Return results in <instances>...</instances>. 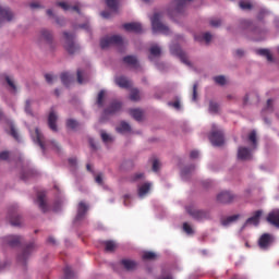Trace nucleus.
<instances>
[{"instance_id":"nucleus-16","label":"nucleus","mask_w":279,"mask_h":279,"mask_svg":"<svg viewBox=\"0 0 279 279\" xmlns=\"http://www.w3.org/2000/svg\"><path fill=\"white\" fill-rule=\"evenodd\" d=\"M123 28L125 32H134L135 34H141V32H143V25L138 22L125 23L123 24Z\"/></svg>"},{"instance_id":"nucleus-20","label":"nucleus","mask_w":279,"mask_h":279,"mask_svg":"<svg viewBox=\"0 0 279 279\" xmlns=\"http://www.w3.org/2000/svg\"><path fill=\"white\" fill-rule=\"evenodd\" d=\"M238 158L239 160H250L252 158V151L247 147H239Z\"/></svg>"},{"instance_id":"nucleus-7","label":"nucleus","mask_w":279,"mask_h":279,"mask_svg":"<svg viewBox=\"0 0 279 279\" xmlns=\"http://www.w3.org/2000/svg\"><path fill=\"white\" fill-rule=\"evenodd\" d=\"M170 52L172 53V56H178V58H180L183 64L191 65V62L189 61V57H186V53L182 50V48H180L179 45L170 46Z\"/></svg>"},{"instance_id":"nucleus-10","label":"nucleus","mask_w":279,"mask_h":279,"mask_svg":"<svg viewBox=\"0 0 279 279\" xmlns=\"http://www.w3.org/2000/svg\"><path fill=\"white\" fill-rule=\"evenodd\" d=\"M123 107V105L121 104V101H117L113 100L105 110H104V114L106 117L110 116V114H117V112H120L121 108Z\"/></svg>"},{"instance_id":"nucleus-23","label":"nucleus","mask_w":279,"mask_h":279,"mask_svg":"<svg viewBox=\"0 0 279 279\" xmlns=\"http://www.w3.org/2000/svg\"><path fill=\"white\" fill-rule=\"evenodd\" d=\"M263 216V210H256L252 217H250L245 225H253V226H258L260 223V217Z\"/></svg>"},{"instance_id":"nucleus-12","label":"nucleus","mask_w":279,"mask_h":279,"mask_svg":"<svg viewBox=\"0 0 279 279\" xmlns=\"http://www.w3.org/2000/svg\"><path fill=\"white\" fill-rule=\"evenodd\" d=\"M120 265L126 271H136L138 269V262L129 258L121 259Z\"/></svg>"},{"instance_id":"nucleus-44","label":"nucleus","mask_w":279,"mask_h":279,"mask_svg":"<svg viewBox=\"0 0 279 279\" xmlns=\"http://www.w3.org/2000/svg\"><path fill=\"white\" fill-rule=\"evenodd\" d=\"M145 178V173L137 172L131 177V182H138V180H143Z\"/></svg>"},{"instance_id":"nucleus-3","label":"nucleus","mask_w":279,"mask_h":279,"mask_svg":"<svg viewBox=\"0 0 279 279\" xmlns=\"http://www.w3.org/2000/svg\"><path fill=\"white\" fill-rule=\"evenodd\" d=\"M63 36L65 38L64 49L73 56V53H77L80 51V46L75 44V35L69 32H64Z\"/></svg>"},{"instance_id":"nucleus-1","label":"nucleus","mask_w":279,"mask_h":279,"mask_svg":"<svg viewBox=\"0 0 279 279\" xmlns=\"http://www.w3.org/2000/svg\"><path fill=\"white\" fill-rule=\"evenodd\" d=\"M35 143L39 145L40 149H43V153L47 151L49 147L51 149H57V151H60V146L58 145V142L56 141H46L45 142V136L40 132V130L36 129L35 130Z\"/></svg>"},{"instance_id":"nucleus-29","label":"nucleus","mask_w":279,"mask_h":279,"mask_svg":"<svg viewBox=\"0 0 279 279\" xmlns=\"http://www.w3.org/2000/svg\"><path fill=\"white\" fill-rule=\"evenodd\" d=\"M150 189H151V184L144 183L143 185H141L138 187V196L140 197H145V195L149 193Z\"/></svg>"},{"instance_id":"nucleus-9","label":"nucleus","mask_w":279,"mask_h":279,"mask_svg":"<svg viewBox=\"0 0 279 279\" xmlns=\"http://www.w3.org/2000/svg\"><path fill=\"white\" fill-rule=\"evenodd\" d=\"M14 13L10 8H3L0 5V26L7 21L10 23V21H13Z\"/></svg>"},{"instance_id":"nucleus-30","label":"nucleus","mask_w":279,"mask_h":279,"mask_svg":"<svg viewBox=\"0 0 279 279\" xmlns=\"http://www.w3.org/2000/svg\"><path fill=\"white\" fill-rule=\"evenodd\" d=\"M117 132H119V134H124V132H130L132 130V128L130 126V124L125 121H122L120 123L119 126L116 128Z\"/></svg>"},{"instance_id":"nucleus-35","label":"nucleus","mask_w":279,"mask_h":279,"mask_svg":"<svg viewBox=\"0 0 279 279\" xmlns=\"http://www.w3.org/2000/svg\"><path fill=\"white\" fill-rule=\"evenodd\" d=\"M106 4L113 12L119 10V0H106Z\"/></svg>"},{"instance_id":"nucleus-46","label":"nucleus","mask_w":279,"mask_h":279,"mask_svg":"<svg viewBox=\"0 0 279 279\" xmlns=\"http://www.w3.org/2000/svg\"><path fill=\"white\" fill-rule=\"evenodd\" d=\"M5 82H7L8 86H10L11 89L16 92V84H14V80H12V77L5 76Z\"/></svg>"},{"instance_id":"nucleus-26","label":"nucleus","mask_w":279,"mask_h":279,"mask_svg":"<svg viewBox=\"0 0 279 279\" xmlns=\"http://www.w3.org/2000/svg\"><path fill=\"white\" fill-rule=\"evenodd\" d=\"M116 84L120 88H130L132 86V82H130V80H128V77H125V76L116 77Z\"/></svg>"},{"instance_id":"nucleus-13","label":"nucleus","mask_w":279,"mask_h":279,"mask_svg":"<svg viewBox=\"0 0 279 279\" xmlns=\"http://www.w3.org/2000/svg\"><path fill=\"white\" fill-rule=\"evenodd\" d=\"M271 243H274V236H271V234L269 233L262 234L258 240V245L260 250H267L269 245H271Z\"/></svg>"},{"instance_id":"nucleus-2","label":"nucleus","mask_w":279,"mask_h":279,"mask_svg":"<svg viewBox=\"0 0 279 279\" xmlns=\"http://www.w3.org/2000/svg\"><path fill=\"white\" fill-rule=\"evenodd\" d=\"M123 47V37L121 35L107 36L100 39L101 49H108V47Z\"/></svg>"},{"instance_id":"nucleus-56","label":"nucleus","mask_w":279,"mask_h":279,"mask_svg":"<svg viewBox=\"0 0 279 279\" xmlns=\"http://www.w3.org/2000/svg\"><path fill=\"white\" fill-rule=\"evenodd\" d=\"M8 158H10V151L4 150L0 153V160H8Z\"/></svg>"},{"instance_id":"nucleus-5","label":"nucleus","mask_w":279,"mask_h":279,"mask_svg":"<svg viewBox=\"0 0 279 279\" xmlns=\"http://www.w3.org/2000/svg\"><path fill=\"white\" fill-rule=\"evenodd\" d=\"M186 213H189V215L193 217V219H196V221L211 219L210 211L197 209L195 207H186Z\"/></svg>"},{"instance_id":"nucleus-42","label":"nucleus","mask_w":279,"mask_h":279,"mask_svg":"<svg viewBox=\"0 0 279 279\" xmlns=\"http://www.w3.org/2000/svg\"><path fill=\"white\" fill-rule=\"evenodd\" d=\"M104 97H106V92L100 90L98 93V98H97V106H99V108L104 107Z\"/></svg>"},{"instance_id":"nucleus-41","label":"nucleus","mask_w":279,"mask_h":279,"mask_svg":"<svg viewBox=\"0 0 279 279\" xmlns=\"http://www.w3.org/2000/svg\"><path fill=\"white\" fill-rule=\"evenodd\" d=\"M130 99H131V101H138V99H141V94H140L138 89L131 90Z\"/></svg>"},{"instance_id":"nucleus-51","label":"nucleus","mask_w":279,"mask_h":279,"mask_svg":"<svg viewBox=\"0 0 279 279\" xmlns=\"http://www.w3.org/2000/svg\"><path fill=\"white\" fill-rule=\"evenodd\" d=\"M25 112H26L27 114H33V113H32V100H26V101H25Z\"/></svg>"},{"instance_id":"nucleus-55","label":"nucleus","mask_w":279,"mask_h":279,"mask_svg":"<svg viewBox=\"0 0 279 279\" xmlns=\"http://www.w3.org/2000/svg\"><path fill=\"white\" fill-rule=\"evenodd\" d=\"M160 169V161L158 159H155L153 161V171L157 172Z\"/></svg>"},{"instance_id":"nucleus-45","label":"nucleus","mask_w":279,"mask_h":279,"mask_svg":"<svg viewBox=\"0 0 279 279\" xmlns=\"http://www.w3.org/2000/svg\"><path fill=\"white\" fill-rule=\"evenodd\" d=\"M214 82H216V84H219L220 86H225L226 76H223V75L216 76V77H214Z\"/></svg>"},{"instance_id":"nucleus-4","label":"nucleus","mask_w":279,"mask_h":279,"mask_svg":"<svg viewBox=\"0 0 279 279\" xmlns=\"http://www.w3.org/2000/svg\"><path fill=\"white\" fill-rule=\"evenodd\" d=\"M160 19H162V15L160 13H155L151 17V27H153V32H160L161 34H166L169 35L171 33V31L169 29V27L165 24H162V22H160Z\"/></svg>"},{"instance_id":"nucleus-25","label":"nucleus","mask_w":279,"mask_h":279,"mask_svg":"<svg viewBox=\"0 0 279 279\" xmlns=\"http://www.w3.org/2000/svg\"><path fill=\"white\" fill-rule=\"evenodd\" d=\"M124 64H128V66H132L133 69H138V59L136 56H126L122 59Z\"/></svg>"},{"instance_id":"nucleus-34","label":"nucleus","mask_w":279,"mask_h":279,"mask_svg":"<svg viewBox=\"0 0 279 279\" xmlns=\"http://www.w3.org/2000/svg\"><path fill=\"white\" fill-rule=\"evenodd\" d=\"M63 274H64V276L62 279H75V272L69 266H66L63 269Z\"/></svg>"},{"instance_id":"nucleus-59","label":"nucleus","mask_w":279,"mask_h":279,"mask_svg":"<svg viewBox=\"0 0 279 279\" xmlns=\"http://www.w3.org/2000/svg\"><path fill=\"white\" fill-rule=\"evenodd\" d=\"M266 110H269L270 112L274 111V100H272V99H268V100H267Z\"/></svg>"},{"instance_id":"nucleus-61","label":"nucleus","mask_w":279,"mask_h":279,"mask_svg":"<svg viewBox=\"0 0 279 279\" xmlns=\"http://www.w3.org/2000/svg\"><path fill=\"white\" fill-rule=\"evenodd\" d=\"M76 75L78 84H84V77L82 76L81 70H77Z\"/></svg>"},{"instance_id":"nucleus-53","label":"nucleus","mask_w":279,"mask_h":279,"mask_svg":"<svg viewBox=\"0 0 279 279\" xmlns=\"http://www.w3.org/2000/svg\"><path fill=\"white\" fill-rule=\"evenodd\" d=\"M96 184H104V174L99 173L95 177Z\"/></svg>"},{"instance_id":"nucleus-6","label":"nucleus","mask_w":279,"mask_h":279,"mask_svg":"<svg viewBox=\"0 0 279 279\" xmlns=\"http://www.w3.org/2000/svg\"><path fill=\"white\" fill-rule=\"evenodd\" d=\"M209 141L214 147H221L225 143L223 131H215L214 129L209 135Z\"/></svg>"},{"instance_id":"nucleus-11","label":"nucleus","mask_w":279,"mask_h":279,"mask_svg":"<svg viewBox=\"0 0 279 279\" xmlns=\"http://www.w3.org/2000/svg\"><path fill=\"white\" fill-rule=\"evenodd\" d=\"M88 204L84 202H80L77 205V211L74 221H82L86 217V213H88Z\"/></svg>"},{"instance_id":"nucleus-54","label":"nucleus","mask_w":279,"mask_h":279,"mask_svg":"<svg viewBox=\"0 0 279 279\" xmlns=\"http://www.w3.org/2000/svg\"><path fill=\"white\" fill-rule=\"evenodd\" d=\"M209 25L211 27H219L221 25V20H210Z\"/></svg>"},{"instance_id":"nucleus-62","label":"nucleus","mask_w":279,"mask_h":279,"mask_svg":"<svg viewBox=\"0 0 279 279\" xmlns=\"http://www.w3.org/2000/svg\"><path fill=\"white\" fill-rule=\"evenodd\" d=\"M168 106H172V108H175V110H180V100L168 102Z\"/></svg>"},{"instance_id":"nucleus-15","label":"nucleus","mask_w":279,"mask_h":279,"mask_svg":"<svg viewBox=\"0 0 279 279\" xmlns=\"http://www.w3.org/2000/svg\"><path fill=\"white\" fill-rule=\"evenodd\" d=\"M3 241L10 247H19V245H21V241H23V238L19 235H8L3 238Z\"/></svg>"},{"instance_id":"nucleus-40","label":"nucleus","mask_w":279,"mask_h":279,"mask_svg":"<svg viewBox=\"0 0 279 279\" xmlns=\"http://www.w3.org/2000/svg\"><path fill=\"white\" fill-rule=\"evenodd\" d=\"M78 125H80V122H77V121L74 120V119H69V120L66 121V128H69L70 130H75V129L78 128Z\"/></svg>"},{"instance_id":"nucleus-52","label":"nucleus","mask_w":279,"mask_h":279,"mask_svg":"<svg viewBox=\"0 0 279 279\" xmlns=\"http://www.w3.org/2000/svg\"><path fill=\"white\" fill-rule=\"evenodd\" d=\"M192 101H197V83L193 85Z\"/></svg>"},{"instance_id":"nucleus-19","label":"nucleus","mask_w":279,"mask_h":279,"mask_svg":"<svg viewBox=\"0 0 279 279\" xmlns=\"http://www.w3.org/2000/svg\"><path fill=\"white\" fill-rule=\"evenodd\" d=\"M45 197H47L45 192L37 193V204L43 213H47V210H49V206H47V202L45 201Z\"/></svg>"},{"instance_id":"nucleus-57","label":"nucleus","mask_w":279,"mask_h":279,"mask_svg":"<svg viewBox=\"0 0 279 279\" xmlns=\"http://www.w3.org/2000/svg\"><path fill=\"white\" fill-rule=\"evenodd\" d=\"M45 80L48 84H53V81L56 80V77L51 74H45Z\"/></svg>"},{"instance_id":"nucleus-8","label":"nucleus","mask_w":279,"mask_h":279,"mask_svg":"<svg viewBox=\"0 0 279 279\" xmlns=\"http://www.w3.org/2000/svg\"><path fill=\"white\" fill-rule=\"evenodd\" d=\"M234 199H236V196H234V194L229 191L220 192L217 195V202H219L220 204H232Z\"/></svg>"},{"instance_id":"nucleus-58","label":"nucleus","mask_w":279,"mask_h":279,"mask_svg":"<svg viewBox=\"0 0 279 279\" xmlns=\"http://www.w3.org/2000/svg\"><path fill=\"white\" fill-rule=\"evenodd\" d=\"M267 13H268L267 10L262 9V10L259 11L258 15H257V19H258L259 21H263V19H265V16H266Z\"/></svg>"},{"instance_id":"nucleus-33","label":"nucleus","mask_w":279,"mask_h":279,"mask_svg":"<svg viewBox=\"0 0 279 279\" xmlns=\"http://www.w3.org/2000/svg\"><path fill=\"white\" fill-rule=\"evenodd\" d=\"M239 217H241V215H239V214L229 216V217L222 219L221 223H222V226H230V223H234V221H236L239 219Z\"/></svg>"},{"instance_id":"nucleus-31","label":"nucleus","mask_w":279,"mask_h":279,"mask_svg":"<svg viewBox=\"0 0 279 279\" xmlns=\"http://www.w3.org/2000/svg\"><path fill=\"white\" fill-rule=\"evenodd\" d=\"M130 114L135 121H143V111L141 109H131Z\"/></svg>"},{"instance_id":"nucleus-60","label":"nucleus","mask_w":279,"mask_h":279,"mask_svg":"<svg viewBox=\"0 0 279 279\" xmlns=\"http://www.w3.org/2000/svg\"><path fill=\"white\" fill-rule=\"evenodd\" d=\"M203 39L205 40V43H210V40H213V35L210 33H205L203 35Z\"/></svg>"},{"instance_id":"nucleus-64","label":"nucleus","mask_w":279,"mask_h":279,"mask_svg":"<svg viewBox=\"0 0 279 279\" xmlns=\"http://www.w3.org/2000/svg\"><path fill=\"white\" fill-rule=\"evenodd\" d=\"M69 165L71 167H77V159L76 158H70L69 159Z\"/></svg>"},{"instance_id":"nucleus-43","label":"nucleus","mask_w":279,"mask_h":279,"mask_svg":"<svg viewBox=\"0 0 279 279\" xmlns=\"http://www.w3.org/2000/svg\"><path fill=\"white\" fill-rule=\"evenodd\" d=\"M209 112H211L213 114H217V112H219V105L215 101H210L209 102Z\"/></svg>"},{"instance_id":"nucleus-50","label":"nucleus","mask_w":279,"mask_h":279,"mask_svg":"<svg viewBox=\"0 0 279 279\" xmlns=\"http://www.w3.org/2000/svg\"><path fill=\"white\" fill-rule=\"evenodd\" d=\"M10 134H11L16 141H20L19 131H16V128H14V124H11V132H10Z\"/></svg>"},{"instance_id":"nucleus-48","label":"nucleus","mask_w":279,"mask_h":279,"mask_svg":"<svg viewBox=\"0 0 279 279\" xmlns=\"http://www.w3.org/2000/svg\"><path fill=\"white\" fill-rule=\"evenodd\" d=\"M241 10H252V3L240 1L239 3Z\"/></svg>"},{"instance_id":"nucleus-27","label":"nucleus","mask_w":279,"mask_h":279,"mask_svg":"<svg viewBox=\"0 0 279 279\" xmlns=\"http://www.w3.org/2000/svg\"><path fill=\"white\" fill-rule=\"evenodd\" d=\"M33 250H34V244H28L24 248L23 253L19 256V260L21 263H25V260H27V258L29 257V254H32Z\"/></svg>"},{"instance_id":"nucleus-18","label":"nucleus","mask_w":279,"mask_h":279,"mask_svg":"<svg viewBox=\"0 0 279 279\" xmlns=\"http://www.w3.org/2000/svg\"><path fill=\"white\" fill-rule=\"evenodd\" d=\"M39 40H44L48 45H51V43H53V33L47 28H43L39 32Z\"/></svg>"},{"instance_id":"nucleus-21","label":"nucleus","mask_w":279,"mask_h":279,"mask_svg":"<svg viewBox=\"0 0 279 279\" xmlns=\"http://www.w3.org/2000/svg\"><path fill=\"white\" fill-rule=\"evenodd\" d=\"M56 123H58V114H56L54 111H50L48 116V125L52 132L58 131V125Z\"/></svg>"},{"instance_id":"nucleus-14","label":"nucleus","mask_w":279,"mask_h":279,"mask_svg":"<svg viewBox=\"0 0 279 279\" xmlns=\"http://www.w3.org/2000/svg\"><path fill=\"white\" fill-rule=\"evenodd\" d=\"M8 219L11 226H21V216L16 211V208L9 209Z\"/></svg>"},{"instance_id":"nucleus-17","label":"nucleus","mask_w":279,"mask_h":279,"mask_svg":"<svg viewBox=\"0 0 279 279\" xmlns=\"http://www.w3.org/2000/svg\"><path fill=\"white\" fill-rule=\"evenodd\" d=\"M192 0H173L172 8H174L175 14H182L184 12V9L186 8V3Z\"/></svg>"},{"instance_id":"nucleus-39","label":"nucleus","mask_w":279,"mask_h":279,"mask_svg":"<svg viewBox=\"0 0 279 279\" xmlns=\"http://www.w3.org/2000/svg\"><path fill=\"white\" fill-rule=\"evenodd\" d=\"M143 260H155L156 253L151 251L144 252L142 255Z\"/></svg>"},{"instance_id":"nucleus-38","label":"nucleus","mask_w":279,"mask_h":279,"mask_svg":"<svg viewBox=\"0 0 279 279\" xmlns=\"http://www.w3.org/2000/svg\"><path fill=\"white\" fill-rule=\"evenodd\" d=\"M248 141L250 143H252L253 148L256 149V147L258 146V141L256 140V131H252L248 134Z\"/></svg>"},{"instance_id":"nucleus-22","label":"nucleus","mask_w":279,"mask_h":279,"mask_svg":"<svg viewBox=\"0 0 279 279\" xmlns=\"http://www.w3.org/2000/svg\"><path fill=\"white\" fill-rule=\"evenodd\" d=\"M267 221L268 223H271V226L279 228V209L269 213L267 216Z\"/></svg>"},{"instance_id":"nucleus-47","label":"nucleus","mask_w":279,"mask_h":279,"mask_svg":"<svg viewBox=\"0 0 279 279\" xmlns=\"http://www.w3.org/2000/svg\"><path fill=\"white\" fill-rule=\"evenodd\" d=\"M183 230L187 234H193L194 233L193 227H191V225H189V222L183 223Z\"/></svg>"},{"instance_id":"nucleus-49","label":"nucleus","mask_w":279,"mask_h":279,"mask_svg":"<svg viewBox=\"0 0 279 279\" xmlns=\"http://www.w3.org/2000/svg\"><path fill=\"white\" fill-rule=\"evenodd\" d=\"M101 140L105 142V143H112V137L110 135H108V133L106 132H101Z\"/></svg>"},{"instance_id":"nucleus-36","label":"nucleus","mask_w":279,"mask_h":279,"mask_svg":"<svg viewBox=\"0 0 279 279\" xmlns=\"http://www.w3.org/2000/svg\"><path fill=\"white\" fill-rule=\"evenodd\" d=\"M57 5H59V8H62V10H73L74 12H77L80 14V7L77 5L70 7L66 4V2H58Z\"/></svg>"},{"instance_id":"nucleus-63","label":"nucleus","mask_w":279,"mask_h":279,"mask_svg":"<svg viewBox=\"0 0 279 279\" xmlns=\"http://www.w3.org/2000/svg\"><path fill=\"white\" fill-rule=\"evenodd\" d=\"M198 156H199V151H197V150H192L190 153V158H192V159L198 158Z\"/></svg>"},{"instance_id":"nucleus-37","label":"nucleus","mask_w":279,"mask_h":279,"mask_svg":"<svg viewBox=\"0 0 279 279\" xmlns=\"http://www.w3.org/2000/svg\"><path fill=\"white\" fill-rule=\"evenodd\" d=\"M117 250V243L114 241H106L105 242V252H114Z\"/></svg>"},{"instance_id":"nucleus-24","label":"nucleus","mask_w":279,"mask_h":279,"mask_svg":"<svg viewBox=\"0 0 279 279\" xmlns=\"http://www.w3.org/2000/svg\"><path fill=\"white\" fill-rule=\"evenodd\" d=\"M149 53L150 54L148 56V59L150 60V62H154V58H160L162 49L158 45H153L149 48Z\"/></svg>"},{"instance_id":"nucleus-28","label":"nucleus","mask_w":279,"mask_h":279,"mask_svg":"<svg viewBox=\"0 0 279 279\" xmlns=\"http://www.w3.org/2000/svg\"><path fill=\"white\" fill-rule=\"evenodd\" d=\"M256 53L257 56H263V58H266L268 62H274V56L269 49H257Z\"/></svg>"},{"instance_id":"nucleus-32","label":"nucleus","mask_w":279,"mask_h":279,"mask_svg":"<svg viewBox=\"0 0 279 279\" xmlns=\"http://www.w3.org/2000/svg\"><path fill=\"white\" fill-rule=\"evenodd\" d=\"M61 82L64 86H70L71 82H73V76H71L68 72H63L61 74Z\"/></svg>"}]
</instances>
